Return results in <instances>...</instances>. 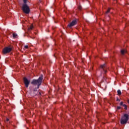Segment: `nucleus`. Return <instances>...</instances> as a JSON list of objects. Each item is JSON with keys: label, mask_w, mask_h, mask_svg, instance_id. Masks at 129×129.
Wrapping results in <instances>:
<instances>
[{"label": "nucleus", "mask_w": 129, "mask_h": 129, "mask_svg": "<svg viewBox=\"0 0 129 129\" xmlns=\"http://www.w3.org/2000/svg\"><path fill=\"white\" fill-rule=\"evenodd\" d=\"M24 48L25 49H28L29 48V46L28 45H25Z\"/></svg>", "instance_id": "nucleus-15"}, {"label": "nucleus", "mask_w": 129, "mask_h": 129, "mask_svg": "<svg viewBox=\"0 0 129 129\" xmlns=\"http://www.w3.org/2000/svg\"><path fill=\"white\" fill-rule=\"evenodd\" d=\"M117 109H120L121 107H120V106H118L117 107Z\"/></svg>", "instance_id": "nucleus-18"}, {"label": "nucleus", "mask_w": 129, "mask_h": 129, "mask_svg": "<svg viewBox=\"0 0 129 129\" xmlns=\"http://www.w3.org/2000/svg\"><path fill=\"white\" fill-rule=\"evenodd\" d=\"M123 107H124V109H125V110L127 109V106H126V105L125 104L123 105Z\"/></svg>", "instance_id": "nucleus-9"}, {"label": "nucleus", "mask_w": 129, "mask_h": 129, "mask_svg": "<svg viewBox=\"0 0 129 129\" xmlns=\"http://www.w3.org/2000/svg\"><path fill=\"white\" fill-rule=\"evenodd\" d=\"M105 73H106V71H105Z\"/></svg>", "instance_id": "nucleus-22"}, {"label": "nucleus", "mask_w": 129, "mask_h": 129, "mask_svg": "<svg viewBox=\"0 0 129 129\" xmlns=\"http://www.w3.org/2000/svg\"><path fill=\"white\" fill-rule=\"evenodd\" d=\"M127 103H128V104H129V100H127Z\"/></svg>", "instance_id": "nucleus-21"}, {"label": "nucleus", "mask_w": 129, "mask_h": 129, "mask_svg": "<svg viewBox=\"0 0 129 129\" xmlns=\"http://www.w3.org/2000/svg\"><path fill=\"white\" fill-rule=\"evenodd\" d=\"M18 36V35L16 33H13V37L14 39H16L17 37Z\"/></svg>", "instance_id": "nucleus-8"}, {"label": "nucleus", "mask_w": 129, "mask_h": 129, "mask_svg": "<svg viewBox=\"0 0 129 129\" xmlns=\"http://www.w3.org/2000/svg\"><path fill=\"white\" fill-rule=\"evenodd\" d=\"M117 101H120V100L119 99H117Z\"/></svg>", "instance_id": "nucleus-19"}, {"label": "nucleus", "mask_w": 129, "mask_h": 129, "mask_svg": "<svg viewBox=\"0 0 129 129\" xmlns=\"http://www.w3.org/2000/svg\"><path fill=\"white\" fill-rule=\"evenodd\" d=\"M6 120H7V121H9V118H7Z\"/></svg>", "instance_id": "nucleus-20"}, {"label": "nucleus", "mask_w": 129, "mask_h": 129, "mask_svg": "<svg viewBox=\"0 0 129 129\" xmlns=\"http://www.w3.org/2000/svg\"><path fill=\"white\" fill-rule=\"evenodd\" d=\"M125 53H126V50L125 49L121 50V54H122V55L125 54Z\"/></svg>", "instance_id": "nucleus-7"}, {"label": "nucleus", "mask_w": 129, "mask_h": 129, "mask_svg": "<svg viewBox=\"0 0 129 129\" xmlns=\"http://www.w3.org/2000/svg\"><path fill=\"white\" fill-rule=\"evenodd\" d=\"M13 50V47L11 46L6 47L4 48L3 50V52L4 54H8V53H10Z\"/></svg>", "instance_id": "nucleus-4"}, {"label": "nucleus", "mask_w": 129, "mask_h": 129, "mask_svg": "<svg viewBox=\"0 0 129 129\" xmlns=\"http://www.w3.org/2000/svg\"><path fill=\"white\" fill-rule=\"evenodd\" d=\"M114 1H116V0H114Z\"/></svg>", "instance_id": "nucleus-24"}, {"label": "nucleus", "mask_w": 129, "mask_h": 129, "mask_svg": "<svg viewBox=\"0 0 129 129\" xmlns=\"http://www.w3.org/2000/svg\"><path fill=\"white\" fill-rule=\"evenodd\" d=\"M24 84L25 85V87L28 88L29 87V85L30 84V81L28 80V79L26 77H24L23 78Z\"/></svg>", "instance_id": "nucleus-5"}, {"label": "nucleus", "mask_w": 129, "mask_h": 129, "mask_svg": "<svg viewBox=\"0 0 129 129\" xmlns=\"http://www.w3.org/2000/svg\"><path fill=\"white\" fill-rule=\"evenodd\" d=\"M124 104H123V102H121L120 103V105H122L123 106Z\"/></svg>", "instance_id": "nucleus-16"}, {"label": "nucleus", "mask_w": 129, "mask_h": 129, "mask_svg": "<svg viewBox=\"0 0 129 129\" xmlns=\"http://www.w3.org/2000/svg\"><path fill=\"white\" fill-rule=\"evenodd\" d=\"M43 81V76L39 77L38 80H33L31 82V84L33 85H37V88L40 87L41 84H42V82Z\"/></svg>", "instance_id": "nucleus-1"}, {"label": "nucleus", "mask_w": 129, "mask_h": 129, "mask_svg": "<svg viewBox=\"0 0 129 129\" xmlns=\"http://www.w3.org/2000/svg\"><path fill=\"white\" fill-rule=\"evenodd\" d=\"M128 114H124L123 116L121 117L120 122L121 124H124L127 122V120H128Z\"/></svg>", "instance_id": "nucleus-2"}, {"label": "nucleus", "mask_w": 129, "mask_h": 129, "mask_svg": "<svg viewBox=\"0 0 129 129\" xmlns=\"http://www.w3.org/2000/svg\"><path fill=\"white\" fill-rule=\"evenodd\" d=\"M23 2L25 5H26L27 4V2H28V0H23Z\"/></svg>", "instance_id": "nucleus-14"}, {"label": "nucleus", "mask_w": 129, "mask_h": 129, "mask_svg": "<svg viewBox=\"0 0 129 129\" xmlns=\"http://www.w3.org/2000/svg\"><path fill=\"white\" fill-rule=\"evenodd\" d=\"M77 24V21L73 20L72 22L69 24V25H68V27L71 28L72 27H73V26H75V25H76Z\"/></svg>", "instance_id": "nucleus-6"}, {"label": "nucleus", "mask_w": 129, "mask_h": 129, "mask_svg": "<svg viewBox=\"0 0 129 129\" xmlns=\"http://www.w3.org/2000/svg\"><path fill=\"white\" fill-rule=\"evenodd\" d=\"M78 9L79 10H81L82 9V7H81V6H79Z\"/></svg>", "instance_id": "nucleus-17"}, {"label": "nucleus", "mask_w": 129, "mask_h": 129, "mask_svg": "<svg viewBox=\"0 0 129 129\" xmlns=\"http://www.w3.org/2000/svg\"><path fill=\"white\" fill-rule=\"evenodd\" d=\"M110 12V8H109L107 11L106 12V14H108V13H109Z\"/></svg>", "instance_id": "nucleus-13"}, {"label": "nucleus", "mask_w": 129, "mask_h": 129, "mask_svg": "<svg viewBox=\"0 0 129 129\" xmlns=\"http://www.w3.org/2000/svg\"><path fill=\"white\" fill-rule=\"evenodd\" d=\"M34 91H36V90H34Z\"/></svg>", "instance_id": "nucleus-23"}, {"label": "nucleus", "mask_w": 129, "mask_h": 129, "mask_svg": "<svg viewBox=\"0 0 129 129\" xmlns=\"http://www.w3.org/2000/svg\"><path fill=\"white\" fill-rule=\"evenodd\" d=\"M118 95H121V91L120 90H117Z\"/></svg>", "instance_id": "nucleus-10"}, {"label": "nucleus", "mask_w": 129, "mask_h": 129, "mask_svg": "<svg viewBox=\"0 0 129 129\" xmlns=\"http://www.w3.org/2000/svg\"><path fill=\"white\" fill-rule=\"evenodd\" d=\"M101 68H102V69H103V68H105V64H103V65H101L100 66Z\"/></svg>", "instance_id": "nucleus-12"}, {"label": "nucleus", "mask_w": 129, "mask_h": 129, "mask_svg": "<svg viewBox=\"0 0 129 129\" xmlns=\"http://www.w3.org/2000/svg\"><path fill=\"white\" fill-rule=\"evenodd\" d=\"M34 28V26H33V25H31L29 28H28L29 30H33V28Z\"/></svg>", "instance_id": "nucleus-11"}, {"label": "nucleus", "mask_w": 129, "mask_h": 129, "mask_svg": "<svg viewBox=\"0 0 129 129\" xmlns=\"http://www.w3.org/2000/svg\"><path fill=\"white\" fill-rule=\"evenodd\" d=\"M22 11L25 13V14L30 13V8L27 4H24L22 7Z\"/></svg>", "instance_id": "nucleus-3"}]
</instances>
